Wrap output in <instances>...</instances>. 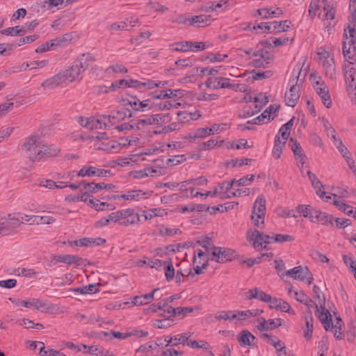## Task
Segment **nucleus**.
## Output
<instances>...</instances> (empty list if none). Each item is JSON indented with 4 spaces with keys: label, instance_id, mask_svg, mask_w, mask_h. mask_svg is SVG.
I'll return each instance as SVG.
<instances>
[{
    "label": "nucleus",
    "instance_id": "46",
    "mask_svg": "<svg viewBox=\"0 0 356 356\" xmlns=\"http://www.w3.org/2000/svg\"><path fill=\"white\" fill-rule=\"evenodd\" d=\"M128 24L125 21H121L120 22L113 23L108 27V30L111 31H124L129 30Z\"/></svg>",
    "mask_w": 356,
    "mask_h": 356
},
{
    "label": "nucleus",
    "instance_id": "43",
    "mask_svg": "<svg viewBox=\"0 0 356 356\" xmlns=\"http://www.w3.org/2000/svg\"><path fill=\"white\" fill-rule=\"evenodd\" d=\"M229 80L228 78L225 77L214 78V82H216V84H213V89L229 88L230 86Z\"/></svg>",
    "mask_w": 356,
    "mask_h": 356
},
{
    "label": "nucleus",
    "instance_id": "53",
    "mask_svg": "<svg viewBox=\"0 0 356 356\" xmlns=\"http://www.w3.org/2000/svg\"><path fill=\"white\" fill-rule=\"evenodd\" d=\"M289 145L291 147L295 157L302 153V149L300 145L294 138H290Z\"/></svg>",
    "mask_w": 356,
    "mask_h": 356
},
{
    "label": "nucleus",
    "instance_id": "18",
    "mask_svg": "<svg viewBox=\"0 0 356 356\" xmlns=\"http://www.w3.org/2000/svg\"><path fill=\"white\" fill-rule=\"evenodd\" d=\"M278 107H275L273 105L269 106L260 115L254 118L252 120L248 121V124H261L265 123V119L268 120V122H270V117L272 113H275Z\"/></svg>",
    "mask_w": 356,
    "mask_h": 356
},
{
    "label": "nucleus",
    "instance_id": "8",
    "mask_svg": "<svg viewBox=\"0 0 356 356\" xmlns=\"http://www.w3.org/2000/svg\"><path fill=\"white\" fill-rule=\"evenodd\" d=\"M313 79V89L321 99L322 104L327 108H331L332 101L327 86L320 77L315 80L314 73Z\"/></svg>",
    "mask_w": 356,
    "mask_h": 356
},
{
    "label": "nucleus",
    "instance_id": "55",
    "mask_svg": "<svg viewBox=\"0 0 356 356\" xmlns=\"http://www.w3.org/2000/svg\"><path fill=\"white\" fill-rule=\"evenodd\" d=\"M131 122L134 123V125L137 129H145L147 126L151 125V122L149 121L148 117L136 120H132Z\"/></svg>",
    "mask_w": 356,
    "mask_h": 356
},
{
    "label": "nucleus",
    "instance_id": "15",
    "mask_svg": "<svg viewBox=\"0 0 356 356\" xmlns=\"http://www.w3.org/2000/svg\"><path fill=\"white\" fill-rule=\"evenodd\" d=\"M309 273V269L307 266L302 267L299 266L286 271L284 274L286 277H290L294 278L295 280L303 281Z\"/></svg>",
    "mask_w": 356,
    "mask_h": 356
},
{
    "label": "nucleus",
    "instance_id": "36",
    "mask_svg": "<svg viewBox=\"0 0 356 356\" xmlns=\"http://www.w3.org/2000/svg\"><path fill=\"white\" fill-rule=\"evenodd\" d=\"M211 135V129H209V127L206 128H199L197 129L195 132L193 134H189L188 136L186 137V138L189 140H193L195 138H204L207 136Z\"/></svg>",
    "mask_w": 356,
    "mask_h": 356
},
{
    "label": "nucleus",
    "instance_id": "61",
    "mask_svg": "<svg viewBox=\"0 0 356 356\" xmlns=\"http://www.w3.org/2000/svg\"><path fill=\"white\" fill-rule=\"evenodd\" d=\"M334 190H336L337 193H332V197H334V198H336V197L346 198L350 196L349 192L346 188L337 187V188H334Z\"/></svg>",
    "mask_w": 356,
    "mask_h": 356
},
{
    "label": "nucleus",
    "instance_id": "48",
    "mask_svg": "<svg viewBox=\"0 0 356 356\" xmlns=\"http://www.w3.org/2000/svg\"><path fill=\"white\" fill-rule=\"evenodd\" d=\"M95 167L93 166H83L78 172L77 175L79 177H91L95 176L96 175L95 172Z\"/></svg>",
    "mask_w": 356,
    "mask_h": 356
},
{
    "label": "nucleus",
    "instance_id": "25",
    "mask_svg": "<svg viewBox=\"0 0 356 356\" xmlns=\"http://www.w3.org/2000/svg\"><path fill=\"white\" fill-rule=\"evenodd\" d=\"M258 15L261 16L264 19H267L269 17H276L283 14L282 10L280 8H277L273 10L272 8H260L257 10Z\"/></svg>",
    "mask_w": 356,
    "mask_h": 356
},
{
    "label": "nucleus",
    "instance_id": "45",
    "mask_svg": "<svg viewBox=\"0 0 356 356\" xmlns=\"http://www.w3.org/2000/svg\"><path fill=\"white\" fill-rule=\"evenodd\" d=\"M295 159L298 161V167L300 169V171L302 174V176H304V170H303V165H306V168H309V161L305 154L303 153L296 156Z\"/></svg>",
    "mask_w": 356,
    "mask_h": 356
},
{
    "label": "nucleus",
    "instance_id": "23",
    "mask_svg": "<svg viewBox=\"0 0 356 356\" xmlns=\"http://www.w3.org/2000/svg\"><path fill=\"white\" fill-rule=\"evenodd\" d=\"M291 21L289 20H284L277 22H271L270 25H268L266 26V29L268 32H281V31H286L290 27Z\"/></svg>",
    "mask_w": 356,
    "mask_h": 356
},
{
    "label": "nucleus",
    "instance_id": "32",
    "mask_svg": "<svg viewBox=\"0 0 356 356\" xmlns=\"http://www.w3.org/2000/svg\"><path fill=\"white\" fill-rule=\"evenodd\" d=\"M140 99L136 97L129 95H127L125 97H122V102L124 106L129 105L134 111H138V102Z\"/></svg>",
    "mask_w": 356,
    "mask_h": 356
},
{
    "label": "nucleus",
    "instance_id": "33",
    "mask_svg": "<svg viewBox=\"0 0 356 356\" xmlns=\"http://www.w3.org/2000/svg\"><path fill=\"white\" fill-rule=\"evenodd\" d=\"M236 312L237 313V320L243 321L252 316L259 315L262 311H259V309H252L246 311H236Z\"/></svg>",
    "mask_w": 356,
    "mask_h": 356
},
{
    "label": "nucleus",
    "instance_id": "9",
    "mask_svg": "<svg viewBox=\"0 0 356 356\" xmlns=\"http://www.w3.org/2000/svg\"><path fill=\"white\" fill-rule=\"evenodd\" d=\"M212 259L218 263H225L232 261L235 252L232 249L213 246Z\"/></svg>",
    "mask_w": 356,
    "mask_h": 356
},
{
    "label": "nucleus",
    "instance_id": "10",
    "mask_svg": "<svg viewBox=\"0 0 356 356\" xmlns=\"http://www.w3.org/2000/svg\"><path fill=\"white\" fill-rule=\"evenodd\" d=\"M104 120L102 117L101 119H96L94 117L85 118L82 116L79 117L78 122L85 128L92 129H107V122H102Z\"/></svg>",
    "mask_w": 356,
    "mask_h": 356
},
{
    "label": "nucleus",
    "instance_id": "42",
    "mask_svg": "<svg viewBox=\"0 0 356 356\" xmlns=\"http://www.w3.org/2000/svg\"><path fill=\"white\" fill-rule=\"evenodd\" d=\"M189 41H181L175 42L170 45V49L175 51H189Z\"/></svg>",
    "mask_w": 356,
    "mask_h": 356
},
{
    "label": "nucleus",
    "instance_id": "58",
    "mask_svg": "<svg viewBox=\"0 0 356 356\" xmlns=\"http://www.w3.org/2000/svg\"><path fill=\"white\" fill-rule=\"evenodd\" d=\"M189 50L192 51H202L206 49V44L203 42L189 41Z\"/></svg>",
    "mask_w": 356,
    "mask_h": 356
},
{
    "label": "nucleus",
    "instance_id": "49",
    "mask_svg": "<svg viewBox=\"0 0 356 356\" xmlns=\"http://www.w3.org/2000/svg\"><path fill=\"white\" fill-rule=\"evenodd\" d=\"M296 212L298 215H302L305 218H311L312 213L309 205L300 204L296 208Z\"/></svg>",
    "mask_w": 356,
    "mask_h": 356
},
{
    "label": "nucleus",
    "instance_id": "13",
    "mask_svg": "<svg viewBox=\"0 0 356 356\" xmlns=\"http://www.w3.org/2000/svg\"><path fill=\"white\" fill-rule=\"evenodd\" d=\"M259 321L261 322L257 325V328L261 332L274 330L281 326L283 322V320L280 318L266 320L261 317Z\"/></svg>",
    "mask_w": 356,
    "mask_h": 356
},
{
    "label": "nucleus",
    "instance_id": "2",
    "mask_svg": "<svg viewBox=\"0 0 356 356\" xmlns=\"http://www.w3.org/2000/svg\"><path fill=\"white\" fill-rule=\"evenodd\" d=\"M342 51L349 63L344 66V76L346 82H353L356 76V69L353 63L356 60V25L348 24L343 30Z\"/></svg>",
    "mask_w": 356,
    "mask_h": 356
},
{
    "label": "nucleus",
    "instance_id": "6",
    "mask_svg": "<svg viewBox=\"0 0 356 356\" xmlns=\"http://www.w3.org/2000/svg\"><path fill=\"white\" fill-rule=\"evenodd\" d=\"M42 145L39 142L38 135H31L26 138L23 145L22 151L25 156L32 162H38L40 161V154Z\"/></svg>",
    "mask_w": 356,
    "mask_h": 356
},
{
    "label": "nucleus",
    "instance_id": "62",
    "mask_svg": "<svg viewBox=\"0 0 356 356\" xmlns=\"http://www.w3.org/2000/svg\"><path fill=\"white\" fill-rule=\"evenodd\" d=\"M108 219H109V223L111 222H120L122 220V210L118 211L116 212H113L110 213L107 216Z\"/></svg>",
    "mask_w": 356,
    "mask_h": 356
},
{
    "label": "nucleus",
    "instance_id": "56",
    "mask_svg": "<svg viewBox=\"0 0 356 356\" xmlns=\"http://www.w3.org/2000/svg\"><path fill=\"white\" fill-rule=\"evenodd\" d=\"M318 355H327L328 350L327 341L326 339H322L318 343Z\"/></svg>",
    "mask_w": 356,
    "mask_h": 356
},
{
    "label": "nucleus",
    "instance_id": "50",
    "mask_svg": "<svg viewBox=\"0 0 356 356\" xmlns=\"http://www.w3.org/2000/svg\"><path fill=\"white\" fill-rule=\"evenodd\" d=\"M252 78L254 80H262L270 77L273 75L271 70H267L265 72H256L252 71Z\"/></svg>",
    "mask_w": 356,
    "mask_h": 356
},
{
    "label": "nucleus",
    "instance_id": "1",
    "mask_svg": "<svg viewBox=\"0 0 356 356\" xmlns=\"http://www.w3.org/2000/svg\"><path fill=\"white\" fill-rule=\"evenodd\" d=\"M325 303L323 292L316 286H313V307L316 308V316L326 331H331L337 339H341L344 336L342 331V320L340 317H336L332 321L331 314L325 307Z\"/></svg>",
    "mask_w": 356,
    "mask_h": 356
},
{
    "label": "nucleus",
    "instance_id": "24",
    "mask_svg": "<svg viewBox=\"0 0 356 356\" xmlns=\"http://www.w3.org/2000/svg\"><path fill=\"white\" fill-rule=\"evenodd\" d=\"M60 149L54 145H42L40 154V161L47 158L54 157L58 155Z\"/></svg>",
    "mask_w": 356,
    "mask_h": 356
},
{
    "label": "nucleus",
    "instance_id": "27",
    "mask_svg": "<svg viewBox=\"0 0 356 356\" xmlns=\"http://www.w3.org/2000/svg\"><path fill=\"white\" fill-rule=\"evenodd\" d=\"M132 116L133 111L129 108H126L124 111H117L113 115H102V118L104 120H108L109 122H111V120L114 119L120 120L124 119V118H131Z\"/></svg>",
    "mask_w": 356,
    "mask_h": 356
},
{
    "label": "nucleus",
    "instance_id": "59",
    "mask_svg": "<svg viewBox=\"0 0 356 356\" xmlns=\"http://www.w3.org/2000/svg\"><path fill=\"white\" fill-rule=\"evenodd\" d=\"M294 237L289 234H277L274 235V243H283L286 241H292Z\"/></svg>",
    "mask_w": 356,
    "mask_h": 356
},
{
    "label": "nucleus",
    "instance_id": "37",
    "mask_svg": "<svg viewBox=\"0 0 356 356\" xmlns=\"http://www.w3.org/2000/svg\"><path fill=\"white\" fill-rule=\"evenodd\" d=\"M227 57V54H221L220 53L213 54V53H207L205 55L202 56V60H209L211 63L220 62Z\"/></svg>",
    "mask_w": 356,
    "mask_h": 356
},
{
    "label": "nucleus",
    "instance_id": "35",
    "mask_svg": "<svg viewBox=\"0 0 356 356\" xmlns=\"http://www.w3.org/2000/svg\"><path fill=\"white\" fill-rule=\"evenodd\" d=\"M235 182V179H232L231 181H225L219 184L220 191H218V193L222 194L221 198L226 197L227 194H230L232 193L229 192V191Z\"/></svg>",
    "mask_w": 356,
    "mask_h": 356
},
{
    "label": "nucleus",
    "instance_id": "52",
    "mask_svg": "<svg viewBox=\"0 0 356 356\" xmlns=\"http://www.w3.org/2000/svg\"><path fill=\"white\" fill-rule=\"evenodd\" d=\"M129 80L121 79L119 81H116L113 82L111 85L109 86V90L115 91L118 88H129Z\"/></svg>",
    "mask_w": 356,
    "mask_h": 356
},
{
    "label": "nucleus",
    "instance_id": "31",
    "mask_svg": "<svg viewBox=\"0 0 356 356\" xmlns=\"http://www.w3.org/2000/svg\"><path fill=\"white\" fill-rule=\"evenodd\" d=\"M286 144V141H282L280 138L279 135H276L275 138V145L273 149V155L275 159H279L281 156L282 149Z\"/></svg>",
    "mask_w": 356,
    "mask_h": 356
},
{
    "label": "nucleus",
    "instance_id": "39",
    "mask_svg": "<svg viewBox=\"0 0 356 356\" xmlns=\"http://www.w3.org/2000/svg\"><path fill=\"white\" fill-rule=\"evenodd\" d=\"M98 202H99L98 200L95 201L94 200L90 199V200H89L88 204L90 207H91L92 208L95 209L97 211H104L105 210L104 206H106V205L108 207H110V208L107 209L108 210L113 209V207L112 204H108V203L104 202H102L101 203L99 204Z\"/></svg>",
    "mask_w": 356,
    "mask_h": 356
},
{
    "label": "nucleus",
    "instance_id": "40",
    "mask_svg": "<svg viewBox=\"0 0 356 356\" xmlns=\"http://www.w3.org/2000/svg\"><path fill=\"white\" fill-rule=\"evenodd\" d=\"M252 55L254 56H259L260 58H257V59H254L253 60L250 65L252 66V67H268V65L266 64V60H264V55L263 54V53H259V52H252Z\"/></svg>",
    "mask_w": 356,
    "mask_h": 356
},
{
    "label": "nucleus",
    "instance_id": "60",
    "mask_svg": "<svg viewBox=\"0 0 356 356\" xmlns=\"http://www.w3.org/2000/svg\"><path fill=\"white\" fill-rule=\"evenodd\" d=\"M196 243L204 248L207 252H209L210 250H213L212 248L214 246L211 239L209 237H206L205 239L202 241H197Z\"/></svg>",
    "mask_w": 356,
    "mask_h": 356
},
{
    "label": "nucleus",
    "instance_id": "44",
    "mask_svg": "<svg viewBox=\"0 0 356 356\" xmlns=\"http://www.w3.org/2000/svg\"><path fill=\"white\" fill-rule=\"evenodd\" d=\"M187 346L192 348H203L205 350H209L210 348L209 344L203 340H190L187 342Z\"/></svg>",
    "mask_w": 356,
    "mask_h": 356
},
{
    "label": "nucleus",
    "instance_id": "26",
    "mask_svg": "<svg viewBox=\"0 0 356 356\" xmlns=\"http://www.w3.org/2000/svg\"><path fill=\"white\" fill-rule=\"evenodd\" d=\"M159 291V289H155L152 293L142 295L140 296H136L134 299L133 303L134 305H142L150 302L153 298L154 295Z\"/></svg>",
    "mask_w": 356,
    "mask_h": 356
},
{
    "label": "nucleus",
    "instance_id": "11",
    "mask_svg": "<svg viewBox=\"0 0 356 356\" xmlns=\"http://www.w3.org/2000/svg\"><path fill=\"white\" fill-rule=\"evenodd\" d=\"M266 212V200L261 195L259 196L254 202L253 209L251 214V219L254 220L255 216L261 218V224L264 225V216Z\"/></svg>",
    "mask_w": 356,
    "mask_h": 356
},
{
    "label": "nucleus",
    "instance_id": "64",
    "mask_svg": "<svg viewBox=\"0 0 356 356\" xmlns=\"http://www.w3.org/2000/svg\"><path fill=\"white\" fill-rule=\"evenodd\" d=\"M343 157L346 159L349 168L352 170L353 174L356 176V165H355V161L352 157L351 153L349 152L348 154L344 155V156H343Z\"/></svg>",
    "mask_w": 356,
    "mask_h": 356
},
{
    "label": "nucleus",
    "instance_id": "30",
    "mask_svg": "<svg viewBox=\"0 0 356 356\" xmlns=\"http://www.w3.org/2000/svg\"><path fill=\"white\" fill-rule=\"evenodd\" d=\"M80 246L101 245L106 243V239L102 238H83L80 239Z\"/></svg>",
    "mask_w": 356,
    "mask_h": 356
},
{
    "label": "nucleus",
    "instance_id": "54",
    "mask_svg": "<svg viewBox=\"0 0 356 356\" xmlns=\"http://www.w3.org/2000/svg\"><path fill=\"white\" fill-rule=\"evenodd\" d=\"M64 259L63 263L67 264L68 265L76 264L77 265L81 264V261H82V258L72 254H63Z\"/></svg>",
    "mask_w": 356,
    "mask_h": 356
},
{
    "label": "nucleus",
    "instance_id": "63",
    "mask_svg": "<svg viewBox=\"0 0 356 356\" xmlns=\"http://www.w3.org/2000/svg\"><path fill=\"white\" fill-rule=\"evenodd\" d=\"M15 273L17 275H21L26 277H31L33 275L35 274V272L33 269H26L24 268H18Z\"/></svg>",
    "mask_w": 356,
    "mask_h": 356
},
{
    "label": "nucleus",
    "instance_id": "5",
    "mask_svg": "<svg viewBox=\"0 0 356 356\" xmlns=\"http://www.w3.org/2000/svg\"><path fill=\"white\" fill-rule=\"evenodd\" d=\"M302 73V67L300 65H296L293 70V77L289 80V85L291 86L289 92L285 94V101L288 106H295L297 101L300 97V88L297 83L300 80V77Z\"/></svg>",
    "mask_w": 356,
    "mask_h": 356
},
{
    "label": "nucleus",
    "instance_id": "34",
    "mask_svg": "<svg viewBox=\"0 0 356 356\" xmlns=\"http://www.w3.org/2000/svg\"><path fill=\"white\" fill-rule=\"evenodd\" d=\"M33 307L42 312H47L53 308L52 305L40 299L33 298Z\"/></svg>",
    "mask_w": 356,
    "mask_h": 356
},
{
    "label": "nucleus",
    "instance_id": "3",
    "mask_svg": "<svg viewBox=\"0 0 356 356\" xmlns=\"http://www.w3.org/2000/svg\"><path fill=\"white\" fill-rule=\"evenodd\" d=\"M95 61V58L90 53L82 54L74 61L73 64L65 70H61L65 81L72 82L81 79V74Z\"/></svg>",
    "mask_w": 356,
    "mask_h": 356
},
{
    "label": "nucleus",
    "instance_id": "14",
    "mask_svg": "<svg viewBox=\"0 0 356 356\" xmlns=\"http://www.w3.org/2000/svg\"><path fill=\"white\" fill-rule=\"evenodd\" d=\"M323 11L324 15L323 20L324 22V25L327 31L330 32L335 25V22L334 21L335 10L330 5H325L323 7Z\"/></svg>",
    "mask_w": 356,
    "mask_h": 356
},
{
    "label": "nucleus",
    "instance_id": "57",
    "mask_svg": "<svg viewBox=\"0 0 356 356\" xmlns=\"http://www.w3.org/2000/svg\"><path fill=\"white\" fill-rule=\"evenodd\" d=\"M172 319L165 318L161 320H156L154 325L159 329L168 328L172 325Z\"/></svg>",
    "mask_w": 356,
    "mask_h": 356
},
{
    "label": "nucleus",
    "instance_id": "19",
    "mask_svg": "<svg viewBox=\"0 0 356 356\" xmlns=\"http://www.w3.org/2000/svg\"><path fill=\"white\" fill-rule=\"evenodd\" d=\"M313 218H315V222L321 225L330 226L334 225L332 216L325 212L315 210L313 211Z\"/></svg>",
    "mask_w": 356,
    "mask_h": 356
},
{
    "label": "nucleus",
    "instance_id": "4",
    "mask_svg": "<svg viewBox=\"0 0 356 356\" xmlns=\"http://www.w3.org/2000/svg\"><path fill=\"white\" fill-rule=\"evenodd\" d=\"M315 60L323 67L325 74L332 79L335 74L334 56L331 52L321 47L316 49Z\"/></svg>",
    "mask_w": 356,
    "mask_h": 356
},
{
    "label": "nucleus",
    "instance_id": "16",
    "mask_svg": "<svg viewBox=\"0 0 356 356\" xmlns=\"http://www.w3.org/2000/svg\"><path fill=\"white\" fill-rule=\"evenodd\" d=\"M63 74L59 72L56 75L46 79L41 83V86L45 89H53L58 87L60 84L65 83Z\"/></svg>",
    "mask_w": 356,
    "mask_h": 356
},
{
    "label": "nucleus",
    "instance_id": "7",
    "mask_svg": "<svg viewBox=\"0 0 356 356\" xmlns=\"http://www.w3.org/2000/svg\"><path fill=\"white\" fill-rule=\"evenodd\" d=\"M247 240L252 243V246L257 250H261L270 243H273L274 235L265 234L257 229L248 230L247 232Z\"/></svg>",
    "mask_w": 356,
    "mask_h": 356
},
{
    "label": "nucleus",
    "instance_id": "28",
    "mask_svg": "<svg viewBox=\"0 0 356 356\" xmlns=\"http://www.w3.org/2000/svg\"><path fill=\"white\" fill-rule=\"evenodd\" d=\"M26 32L25 27L22 26H16L14 27H8L0 31V33L6 35H22Z\"/></svg>",
    "mask_w": 356,
    "mask_h": 356
},
{
    "label": "nucleus",
    "instance_id": "41",
    "mask_svg": "<svg viewBox=\"0 0 356 356\" xmlns=\"http://www.w3.org/2000/svg\"><path fill=\"white\" fill-rule=\"evenodd\" d=\"M163 265L165 266L164 270L166 280L168 281L173 280V278L175 277V268L172 265L171 259H170V261H164Z\"/></svg>",
    "mask_w": 356,
    "mask_h": 356
},
{
    "label": "nucleus",
    "instance_id": "12",
    "mask_svg": "<svg viewBox=\"0 0 356 356\" xmlns=\"http://www.w3.org/2000/svg\"><path fill=\"white\" fill-rule=\"evenodd\" d=\"M140 221V216L134 212V209H122V220L120 221V225L127 227L137 224Z\"/></svg>",
    "mask_w": 356,
    "mask_h": 356
},
{
    "label": "nucleus",
    "instance_id": "22",
    "mask_svg": "<svg viewBox=\"0 0 356 356\" xmlns=\"http://www.w3.org/2000/svg\"><path fill=\"white\" fill-rule=\"evenodd\" d=\"M115 188L116 186L112 184H105L104 182L97 184L92 182L91 184H86L85 185V189L89 191L90 193H95L98 191L102 189L111 191Z\"/></svg>",
    "mask_w": 356,
    "mask_h": 356
},
{
    "label": "nucleus",
    "instance_id": "47",
    "mask_svg": "<svg viewBox=\"0 0 356 356\" xmlns=\"http://www.w3.org/2000/svg\"><path fill=\"white\" fill-rule=\"evenodd\" d=\"M190 335L188 333H182L181 334H177L174 337L175 342L172 343V346H176L179 343L187 344V342L189 341Z\"/></svg>",
    "mask_w": 356,
    "mask_h": 356
},
{
    "label": "nucleus",
    "instance_id": "29",
    "mask_svg": "<svg viewBox=\"0 0 356 356\" xmlns=\"http://www.w3.org/2000/svg\"><path fill=\"white\" fill-rule=\"evenodd\" d=\"M98 285L95 284H89L88 286H82L81 287H77L75 289H73L72 291L81 294H93L96 293L99 291Z\"/></svg>",
    "mask_w": 356,
    "mask_h": 356
},
{
    "label": "nucleus",
    "instance_id": "51",
    "mask_svg": "<svg viewBox=\"0 0 356 356\" xmlns=\"http://www.w3.org/2000/svg\"><path fill=\"white\" fill-rule=\"evenodd\" d=\"M288 293L289 296H293L294 298L299 302L305 303V305H308L307 300L306 296L301 291H293L291 288L288 289Z\"/></svg>",
    "mask_w": 356,
    "mask_h": 356
},
{
    "label": "nucleus",
    "instance_id": "20",
    "mask_svg": "<svg viewBox=\"0 0 356 356\" xmlns=\"http://www.w3.org/2000/svg\"><path fill=\"white\" fill-rule=\"evenodd\" d=\"M313 187L315 189L317 195L324 202H328L331 200L332 193H327L325 191L322 190L323 188L321 182L313 175Z\"/></svg>",
    "mask_w": 356,
    "mask_h": 356
},
{
    "label": "nucleus",
    "instance_id": "21",
    "mask_svg": "<svg viewBox=\"0 0 356 356\" xmlns=\"http://www.w3.org/2000/svg\"><path fill=\"white\" fill-rule=\"evenodd\" d=\"M212 21L211 15H195L192 16L189 19L190 25L196 26L197 27H204L211 24Z\"/></svg>",
    "mask_w": 356,
    "mask_h": 356
},
{
    "label": "nucleus",
    "instance_id": "17",
    "mask_svg": "<svg viewBox=\"0 0 356 356\" xmlns=\"http://www.w3.org/2000/svg\"><path fill=\"white\" fill-rule=\"evenodd\" d=\"M240 345L243 347L249 346H254L256 345L257 339L256 337L248 330H242L238 338Z\"/></svg>",
    "mask_w": 356,
    "mask_h": 356
},
{
    "label": "nucleus",
    "instance_id": "38",
    "mask_svg": "<svg viewBox=\"0 0 356 356\" xmlns=\"http://www.w3.org/2000/svg\"><path fill=\"white\" fill-rule=\"evenodd\" d=\"M333 204L337 209L348 216H351L353 213V207L346 204L345 202L335 199Z\"/></svg>",
    "mask_w": 356,
    "mask_h": 356
}]
</instances>
